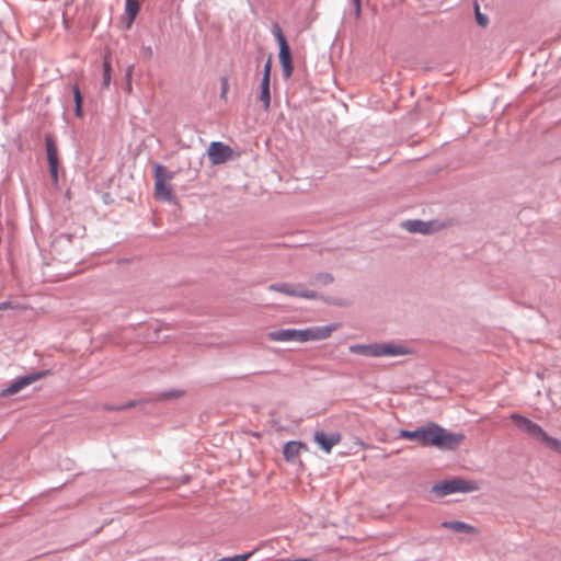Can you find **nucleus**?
Returning a JSON list of instances; mask_svg holds the SVG:
<instances>
[{"label": "nucleus", "instance_id": "nucleus-11", "mask_svg": "<svg viewBox=\"0 0 561 561\" xmlns=\"http://www.w3.org/2000/svg\"><path fill=\"white\" fill-rule=\"evenodd\" d=\"M46 153L49 165V172L55 184L58 183V150L50 137L46 138Z\"/></svg>", "mask_w": 561, "mask_h": 561}, {"label": "nucleus", "instance_id": "nucleus-4", "mask_svg": "<svg viewBox=\"0 0 561 561\" xmlns=\"http://www.w3.org/2000/svg\"><path fill=\"white\" fill-rule=\"evenodd\" d=\"M510 417L522 432L541 439L548 447L561 454V440L549 436L540 425L517 413H513Z\"/></svg>", "mask_w": 561, "mask_h": 561}, {"label": "nucleus", "instance_id": "nucleus-17", "mask_svg": "<svg viewBox=\"0 0 561 561\" xmlns=\"http://www.w3.org/2000/svg\"><path fill=\"white\" fill-rule=\"evenodd\" d=\"M333 283V276L329 273L317 274L310 282V284L317 288L325 287Z\"/></svg>", "mask_w": 561, "mask_h": 561}, {"label": "nucleus", "instance_id": "nucleus-21", "mask_svg": "<svg viewBox=\"0 0 561 561\" xmlns=\"http://www.w3.org/2000/svg\"><path fill=\"white\" fill-rule=\"evenodd\" d=\"M254 553H255V550L250 551L248 553H243V554L221 558L217 561H248Z\"/></svg>", "mask_w": 561, "mask_h": 561}, {"label": "nucleus", "instance_id": "nucleus-14", "mask_svg": "<svg viewBox=\"0 0 561 561\" xmlns=\"http://www.w3.org/2000/svg\"><path fill=\"white\" fill-rule=\"evenodd\" d=\"M308 447L302 442L291 440L287 442L283 449V455L286 461L295 462L299 457L301 450H307Z\"/></svg>", "mask_w": 561, "mask_h": 561}, {"label": "nucleus", "instance_id": "nucleus-8", "mask_svg": "<svg viewBox=\"0 0 561 561\" xmlns=\"http://www.w3.org/2000/svg\"><path fill=\"white\" fill-rule=\"evenodd\" d=\"M276 37L279 46V62L282 66L283 76L285 79H289L294 71L290 48L279 28L276 32Z\"/></svg>", "mask_w": 561, "mask_h": 561}, {"label": "nucleus", "instance_id": "nucleus-12", "mask_svg": "<svg viewBox=\"0 0 561 561\" xmlns=\"http://www.w3.org/2000/svg\"><path fill=\"white\" fill-rule=\"evenodd\" d=\"M314 442L320 446V448L325 453L330 454L332 448L340 444L342 437L339 433H332L327 435L324 432L318 431L314 433Z\"/></svg>", "mask_w": 561, "mask_h": 561}, {"label": "nucleus", "instance_id": "nucleus-22", "mask_svg": "<svg viewBox=\"0 0 561 561\" xmlns=\"http://www.w3.org/2000/svg\"><path fill=\"white\" fill-rule=\"evenodd\" d=\"M271 70H272V59L268 58L264 65L262 79H271Z\"/></svg>", "mask_w": 561, "mask_h": 561}, {"label": "nucleus", "instance_id": "nucleus-26", "mask_svg": "<svg viewBox=\"0 0 561 561\" xmlns=\"http://www.w3.org/2000/svg\"><path fill=\"white\" fill-rule=\"evenodd\" d=\"M355 5V15L356 19L360 18L362 9H360V0H353Z\"/></svg>", "mask_w": 561, "mask_h": 561}, {"label": "nucleus", "instance_id": "nucleus-7", "mask_svg": "<svg viewBox=\"0 0 561 561\" xmlns=\"http://www.w3.org/2000/svg\"><path fill=\"white\" fill-rule=\"evenodd\" d=\"M270 290L277 291L291 297H300L307 299L318 298V293L306 288L302 284L295 283H276L270 286Z\"/></svg>", "mask_w": 561, "mask_h": 561}, {"label": "nucleus", "instance_id": "nucleus-9", "mask_svg": "<svg viewBox=\"0 0 561 561\" xmlns=\"http://www.w3.org/2000/svg\"><path fill=\"white\" fill-rule=\"evenodd\" d=\"M47 375V371H39L30 374L26 376H23L19 379H16L14 382H12L10 386H8L5 389L1 391V397H10L13 396L21 390H23L25 387L30 386L31 383L42 379Z\"/></svg>", "mask_w": 561, "mask_h": 561}, {"label": "nucleus", "instance_id": "nucleus-24", "mask_svg": "<svg viewBox=\"0 0 561 561\" xmlns=\"http://www.w3.org/2000/svg\"><path fill=\"white\" fill-rule=\"evenodd\" d=\"M476 13H477V21H478V23L480 25H482V26H485L486 23H488V19L480 13L478 4L476 5Z\"/></svg>", "mask_w": 561, "mask_h": 561}, {"label": "nucleus", "instance_id": "nucleus-28", "mask_svg": "<svg viewBox=\"0 0 561 561\" xmlns=\"http://www.w3.org/2000/svg\"><path fill=\"white\" fill-rule=\"evenodd\" d=\"M182 394H183L182 391H174V392H170V393L165 394V398L181 397Z\"/></svg>", "mask_w": 561, "mask_h": 561}, {"label": "nucleus", "instance_id": "nucleus-6", "mask_svg": "<svg viewBox=\"0 0 561 561\" xmlns=\"http://www.w3.org/2000/svg\"><path fill=\"white\" fill-rule=\"evenodd\" d=\"M174 172L168 170L164 165L156 163L153 165L154 197L162 202H172L174 199L171 182Z\"/></svg>", "mask_w": 561, "mask_h": 561}, {"label": "nucleus", "instance_id": "nucleus-30", "mask_svg": "<svg viewBox=\"0 0 561 561\" xmlns=\"http://www.w3.org/2000/svg\"><path fill=\"white\" fill-rule=\"evenodd\" d=\"M127 90H128V92L131 91V81H127Z\"/></svg>", "mask_w": 561, "mask_h": 561}, {"label": "nucleus", "instance_id": "nucleus-25", "mask_svg": "<svg viewBox=\"0 0 561 561\" xmlns=\"http://www.w3.org/2000/svg\"><path fill=\"white\" fill-rule=\"evenodd\" d=\"M0 310H12V311H15V312H19L20 309L18 306H13L11 302H5V304H2L0 305Z\"/></svg>", "mask_w": 561, "mask_h": 561}, {"label": "nucleus", "instance_id": "nucleus-5", "mask_svg": "<svg viewBox=\"0 0 561 561\" xmlns=\"http://www.w3.org/2000/svg\"><path fill=\"white\" fill-rule=\"evenodd\" d=\"M480 489L476 480L463 478H453L443 480L432 486V492L438 497H444L454 493H472Z\"/></svg>", "mask_w": 561, "mask_h": 561}, {"label": "nucleus", "instance_id": "nucleus-10", "mask_svg": "<svg viewBox=\"0 0 561 561\" xmlns=\"http://www.w3.org/2000/svg\"><path fill=\"white\" fill-rule=\"evenodd\" d=\"M232 156V149L218 141H214L209 145L208 157L213 164H221L229 160Z\"/></svg>", "mask_w": 561, "mask_h": 561}, {"label": "nucleus", "instance_id": "nucleus-1", "mask_svg": "<svg viewBox=\"0 0 561 561\" xmlns=\"http://www.w3.org/2000/svg\"><path fill=\"white\" fill-rule=\"evenodd\" d=\"M401 438L417 440L423 446H435L440 449H456L465 439L463 434L450 433L437 424L419 427L415 431L402 430Z\"/></svg>", "mask_w": 561, "mask_h": 561}, {"label": "nucleus", "instance_id": "nucleus-18", "mask_svg": "<svg viewBox=\"0 0 561 561\" xmlns=\"http://www.w3.org/2000/svg\"><path fill=\"white\" fill-rule=\"evenodd\" d=\"M111 71H112V65H111V58L110 54H106L104 56L103 60V87L108 88L111 83Z\"/></svg>", "mask_w": 561, "mask_h": 561}, {"label": "nucleus", "instance_id": "nucleus-13", "mask_svg": "<svg viewBox=\"0 0 561 561\" xmlns=\"http://www.w3.org/2000/svg\"><path fill=\"white\" fill-rule=\"evenodd\" d=\"M404 227L410 232H419L422 234H428L439 229V225L436 221L426 222L421 220L408 221Z\"/></svg>", "mask_w": 561, "mask_h": 561}, {"label": "nucleus", "instance_id": "nucleus-3", "mask_svg": "<svg viewBox=\"0 0 561 561\" xmlns=\"http://www.w3.org/2000/svg\"><path fill=\"white\" fill-rule=\"evenodd\" d=\"M350 352L369 357H394L409 354V350L396 343L355 344L350 346Z\"/></svg>", "mask_w": 561, "mask_h": 561}, {"label": "nucleus", "instance_id": "nucleus-31", "mask_svg": "<svg viewBox=\"0 0 561 561\" xmlns=\"http://www.w3.org/2000/svg\"><path fill=\"white\" fill-rule=\"evenodd\" d=\"M151 53H152V51H151V48H150V47H148V48H147V50H146V54L151 55Z\"/></svg>", "mask_w": 561, "mask_h": 561}, {"label": "nucleus", "instance_id": "nucleus-29", "mask_svg": "<svg viewBox=\"0 0 561 561\" xmlns=\"http://www.w3.org/2000/svg\"><path fill=\"white\" fill-rule=\"evenodd\" d=\"M275 561H311L310 559H298V560H284V559H280V560H275Z\"/></svg>", "mask_w": 561, "mask_h": 561}, {"label": "nucleus", "instance_id": "nucleus-23", "mask_svg": "<svg viewBox=\"0 0 561 561\" xmlns=\"http://www.w3.org/2000/svg\"><path fill=\"white\" fill-rule=\"evenodd\" d=\"M220 83H221L220 96H221V99H226V95H227L228 90H229L228 79L225 78V77L221 78Z\"/></svg>", "mask_w": 561, "mask_h": 561}, {"label": "nucleus", "instance_id": "nucleus-19", "mask_svg": "<svg viewBox=\"0 0 561 561\" xmlns=\"http://www.w3.org/2000/svg\"><path fill=\"white\" fill-rule=\"evenodd\" d=\"M73 99H75V113H76V116L81 118L83 116V111H82V102H83V99H82V95H81V92H80V89L78 85H75L73 89Z\"/></svg>", "mask_w": 561, "mask_h": 561}, {"label": "nucleus", "instance_id": "nucleus-15", "mask_svg": "<svg viewBox=\"0 0 561 561\" xmlns=\"http://www.w3.org/2000/svg\"><path fill=\"white\" fill-rule=\"evenodd\" d=\"M442 526L456 533H465L471 535L479 533L478 528L474 526L459 520L444 522Z\"/></svg>", "mask_w": 561, "mask_h": 561}, {"label": "nucleus", "instance_id": "nucleus-27", "mask_svg": "<svg viewBox=\"0 0 561 561\" xmlns=\"http://www.w3.org/2000/svg\"><path fill=\"white\" fill-rule=\"evenodd\" d=\"M133 70H134V66H129L127 68V71H126V79H127V81H131Z\"/></svg>", "mask_w": 561, "mask_h": 561}, {"label": "nucleus", "instance_id": "nucleus-16", "mask_svg": "<svg viewBox=\"0 0 561 561\" xmlns=\"http://www.w3.org/2000/svg\"><path fill=\"white\" fill-rule=\"evenodd\" d=\"M270 80L271 79H262L260 85V100L263 103L264 110L267 111L271 104V92H270Z\"/></svg>", "mask_w": 561, "mask_h": 561}, {"label": "nucleus", "instance_id": "nucleus-20", "mask_svg": "<svg viewBox=\"0 0 561 561\" xmlns=\"http://www.w3.org/2000/svg\"><path fill=\"white\" fill-rule=\"evenodd\" d=\"M139 4L137 0H127L126 1V11L130 18V20H134L136 14L138 13Z\"/></svg>", "mask_w": 561, "mask_h": 561}, {"label": "nucleus", "instance_id": "nucleus-2", "mask_svg": "<svg viewBox=\"0 0 561 561\" xmlns=\"http://www.w3.org/2000/svg\"><path fill=\"white\" fill-rule=\"evenodd\" d=\"M336 329V325L312 327L305 330L280 329L268 333V339L278 342H307L327 339Z\"/></svg>", "mask_w": 561, "mask_h": 561}]
</instances>
